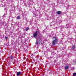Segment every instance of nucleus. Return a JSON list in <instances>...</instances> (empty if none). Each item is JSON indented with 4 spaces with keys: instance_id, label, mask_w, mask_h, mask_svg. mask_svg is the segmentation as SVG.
Returning <instances> with one entry per match:
<instances>
[{
    "instance_id": "obj_1",
    "label": "nucleus",
    "mask_w": 76,
    "mask_h": 76,
    "mask_svg": "<svg viewBox=\"0 0 76 76\" xmlns=\"http://www.w3.org/2000/svg\"><path fill=\"white\" fill-rule=\"evenodd\" d=\"M53 39H55V40H54L53 41L52 43L53 45H54L56 44H57V42L58 41V40H57V39L56 37H54Z\"/></svg>"
},
{
    "instance_id": "obj_2",
    "label": "nucleus",
    "mask_w": 76,
    "mask_h": 76,
    "mask_svg": "<svg viewBox=\"0 0 76 76\" xmlns=\"http://www.w3.org/2000/svg\"><path fill=\"white\" fill-rule=\"evenodd\" d=\"M37 32H36V33H34V37H36V36L37 35Z\"/></svg>"
},
{
    "instance_id": "obj_3",
    "label": "nucleus",
    "mask_w": 76,
    "mask_h": 76,
    "mask_svg": "<svg viewBox=\"0 0 76 76\" xmlns=\"http://www.w3.org/2000/svg\"><path fill=\"white\" fill-rule=\"evenodd\" d=\"M61 13V12L60 11H58L57 12V13L58 15H60Z\"/></svg>"
},
{
    "instance_id": "obj_4",
    "label": "nucleus",
    "mask_w": 76,
    "mask_h": 76,
    "mask_svg": "<svg viewBox=\"0 0 76 76\" xmlns=\"http://www.w3.org/2000/svg\"><path fill=\"white\" fill-rule=\"evenodd\" d=\"M20 75V72H18L17 73V76H19Z\"/></svg>"
},
{
    "instance_id": "obj_5",
    "label": "nucleus",
    "mask_w": 76,
    "mask_h": 76,
    "mask_svg": "<svg viewBox=\"0 0 76 76\" xmlns=\"http://www.w3.org/2000/svg\"><path fill=\"white\" fill-rule=\"evenodd\" d=\"M17 19H20V17L19 16H18L17 17Z\"/></svg>"
},
{
    "instance_id": "obj_6",
    "label": "nucleus",
    "mask_w": 76,
    "mask_h": 76,
    "mask_svg": "<svg viewBox=\"0 0 76 76\" xmlns=\"http://www.w3.org/2000/svg\"><path fill=\"white\" fill-rule=\"evenodd\" d=\"M65 69H68V68H69V67H68V66H66L65 67Z\"/></svg>"
},
{
    "instance_id": "obj_7",
    "label": "nucleus",
    "mask_w": 76,
    "mask_h": 76,
    "mask_svg": "<svg viewBox=\"0 0 76 76\" xmlns=\"http://www.w3.org/2000/svg\"><path fill=\"white\" fill-rule=\"evenodd\" d=\"M72 49H75V45H74L72 46Z\"/></svg>"
},
{
    "instance_id": "obj_8",
    "label": "nucleus",
    "mask_w": 76,
    "mask_h": 76,
    "mask_svg": "<svg viewBox=\"0 0 76 76\" xmlns=\"http://www.w3.org/2000/svg\"><path fill=\"white\" fill-rule=\"evenodd\" d=\"M73 75L74 76H76V73H74L73 74Z\"/></svg>"
},
{
    "instance_id": "obj_9",
    "label": "nucleus",
    "mask_w": 76,
    "mask_h": 76,
    "mask_svg": "<svg viewBox=\"0 0 76 76\" xmlns=\"http://www.w3.org/2000/svg\"><path fill=\"white\" fill-rule=\"evenodd\" d=\"M10 58H11V59H13V56H11Z\"/></svg>"
},
{
    "instance_id": "obj_10",
    "label": "nucleus",
    "mask_w": 76,
    "mask_h": 76,
    "mask_svg": "<svg viewBox=\"0 0 76 76\" xmlns=\"http://www.w3.org/2000/svg\"><path fill=\"white\" fill-rule=\"evenodd\" d=\"M5 39H8V37H5Z\"/></svg>"
},
{
    "instance_id": "obj_11",
    "label": "nucleus",
    "mask_w": 76,
    "mask_h": 76,
    "mask_svg": "<svg viewBox=\"0 0 76 76\" xmlns=\"http://www.w3.org/2000/svg\"><path fill=\"white\" fill-rule=\"evenodd\" d=\"M28 29H29V28H26V31H28Z\"/></svg>"
}]
</instances>
